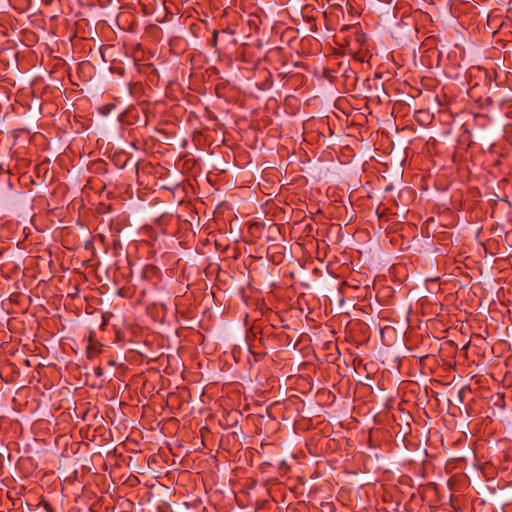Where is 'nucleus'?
Returning <instances> with one entry per match:
<instances>
[{
	"instance_id": "nucleus-1",
	"label": "nucleus",
	"mask_w": 512,
	"mask_h": 512,
	"mask_svg": "<svg viewBox=\"0 0 512 512\" xmlns=\"http://www.w3.org/2000/svg\"><path fill=\"white\" fill-rule=\"evenodd\" d=\"M101 347L102 345L92 339V337H89V342L86 346V356L88 359L92 360L97 355L101 353Z\"/></svg>"
},
{
	"instance_id": "nucleus-2",
	"label": "nucleus",
	"mask_w": 512,
	"mask_h": 512,
	"mask_svg": "<svg viewBox=\"0 0 512 512\" xmlns=\"http://www.w3.org/2000/svg\"><path fill=\"white\" fill-rule=\"evenodd\" d=\"M217 38H218V31L214 30L213 32V38H212V45L216 47L217 45Z\"/></svg>"
},
{
	"instance_id": "nucleus-3",
	"label": "nucleus",
	"mask_w": 512,
	"mask_h": 512,
	"mask_svg": "<svg viewBox=\"0 0 512 512\" xmlns=\"http://www.w3.org/2000/svg\"><path fill=\"white\" fill-rule=\"evenodd\" d=\"M94 373L96 376L100 377L103 375V369L100 366H98L94 369Z\"/></svg>"
},
{
	"instance_id": "nucleus-4",
	"label": "nucleus",
	"mask_w": 512,
	"mask_h": 512,
	"mask_svg": "<svg viewBox=\"0 0 512 512\" xmlns=\"http://www.w3.org/2000/svg\"><path fill=\"white\" fill-rule=\"evenodd\" d=\"M43 507L47 512H51L52 510V505L49 502H44Z\"/></svg>"
},
{
	"instance_id": "nucleus-5",
	"label": "nucleus",
	"mask_w": 512,
	"mask_h": 512,
	"mask_svg": "<svg viewBox=\"0 0 512 512\" xmlns=\"http://www.w3.org/2000/svg\"><path fill=\"white\" fill-rule=\"evenodd\" d=\"M417 115H418V116H419V115H424V116H426V117H429V115H428L426 112H424V111H418V112H417Z\"/></svg>"
},
{
	"instance_id": "nucleus-6",
	"label": "nucleus",
	"mask_w": 512,
	"mask_h": 512,
	"mask_svg": "<svg viewBox=\"0 0 512 512\" xmlns=\"http://www.w3.org/2000/svg\"><path fill=\"white\" fill-rule=\"evenodd\" d=\"M109 364L110 365H115V362L114 361H109Z\"/></svg>"
}]
</instances>
